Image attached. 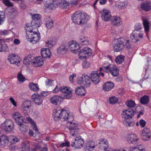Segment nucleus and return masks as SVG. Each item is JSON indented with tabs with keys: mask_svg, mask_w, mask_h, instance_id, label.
Wrapping results in <instances>:
<instances>
[{
	"mask_svg": "<svg viewBox=\"0 0 151 151\" xmlns=\"http://www.w3.org/2000/svg\"><path fill=\"white\" fill-rule=\"evenodd\" d=\"M26 26L25 29L26 31L27 39L28 41L33 44L36 43L40 41V36L38 30L37 32L33 31L34 29L35 28V24L32 22L31 26H29L27 25Z\"/></svg>",
	"mask_w": 151,
	"mask_h": 151,
	"instance_id": "obj_1",
	"label": "nucleus"
},
{
	"mask_svg": "<svg viewBox=\"0 0 151 151\" xmlns=\"http://www.w3.org/2000/svg\"><path fill=\"white\" fill-rule=\"evenodd\" d=\"M53 115L54 119L58 121L61 119L62 121H67L68 122L73 121V118L71 115H69L68 111L67 112L63 109H57L53 111Z\"/></svg>",
	"mask_w": 151,
	"mask_h": 151,
	"instance_id": "obj_2",
	"label": "nucleus"
},
{
	"mask_svg": "<svg viewBox=\"0 0 151 151\" xmlns=\"http://www.w3.org/2000/svg\"><path fill=\"white\" fill-rule=\"evenodd\" d=\"M121 115L123 118L126 119L123 122L124 126L130 127L132 122V121H130L132 118V109H129L123 111Z\"/></svg>",
	"mask_w": 151,
	"mask_h": 151,
	"instance_id": "obj_3",
	"label": "nucleus"
},
{
	"mask_svg": "<svg viewBox=\"0 0 151 151\" xmlns=\"http://www.w3.org/2000/svg\"><path fill=\"white\" fill-rule=\"evenodd\" d=\"M73 22L78 24H83L85 22V16L81 11L75 12L72 16Z\"/></svg>",
	"mask_w": 151,
	"mask_h": 151,
	"instance_id": "obj_4",
	"label": "nucleus"
},
{
	"mask_svg": "<svg viewBox=\"0 0 151 151\" xmlns=\"http://www.w3.org/2000/svg\"><path fill=\"white\" fill-rule=\"evenodd\" d=\"M1 126L3 130L8 132H11L14 129V123L10 119H6L1 124Z\"/></svg>",
	"mask_w": 151,
	"mask_h": 151,
	"instance_id": "obj_5",
	"label": "nucleus"
},
{
	"mask_svg": "<svg viewBox=\"0 0 151 151\" xmlns=\"http://www.w3.org/2000/svg\"><path fill=\"white\" fill-rule=\"evenodd\" d=\"M67 122V127L70 131V135L73 137H75L79 132L78 129V124L77 123L70 121Z\"/></svg>",
	"mask_w": 151,
	"mask_h": 151,
	"instance_id": "obj_6",
	"label": "nucleus"
},
{
	"mask_svg": "<svg viewBox=\"0 0 151 151\" xmlns=\"http://www.w3.org/2000/svg\"><path fill=\"white\" fill-rule=\"evenodd\" d=\"M124 38H119L114 41L113 45V49L115 52L122 51L124 48Z\"/></svg>",
	"mask_w": 151,
	"mask_h": 151,
	"instance_id": "obj_7",
	"label": "nucleus"
},
{
	"mask_svg": "<svg viewBox=\"0 0 151 151\" xmlns=\"http://www.w3.org/2000/svg\"><path fill=\"white\" fill-rule=\"evenodd\" d=\"M77 81L79 84H81L86 87L89 86L91 83L90 78L86 74L83 75L82 77H78Z\"/></svg>",
	"mask_w": 151,
	"mask_h": 151,
	"instance_id": "obj_8",
	"label": "nucleus"
},
{
	"mask_svg": "<svg viewBox=\"0 0 151 151\" xmlns=\"http://www.w3.org/2000/svg\"><path fill=\"white\" fill-rule=\"evenodd\" d=\"M92 50L88 47H85L79 51V58L81 59L86 58L90 56L92 53Z\"/></svg>",
	"mask_w": 151,
	"mask_h": 151,
	"instance_id": "obj_9",
	"label": "nucleus"
},
{
	"mask_svg": "<svg viewBox=\"0 0 151 151\" xmlns=\"http://www.w3.org/2000/svg\"><path fill=\"white\" fill-rule=\"evenodd\" d=\"M60 91L65 94L64 98L65 99H70L72 97V93L73 90L68 87L63 86L60 88Z\"/></svg>",
	"mask_w": 151,
	"mask_h": 151,
	"instance_id": "obj_10",
	"label": "nucleus"
},
{
	"mask_svg": "<svg viewBox=\"0 0 151 151\" xmlns=\"http://www.w3.org/2000/svg\"><path fill=\"white\" fill-rule=\"evenodd\" d=\"M32 106V102L30 101H23L21 105L23 113L26 116L29 114L28 110Z\"/></svg>",
	"mask_w": 151,
	"mask_h": 151,
	"instance_id": "obj_11",
	"label": "nucleus"
},
{
	"mask_svg": "<svg viewBox=\"0 0 151 151\" xmlns=\"http://www.w3.org/2000/svg\"><path fill=\"white\" fill-rule=\"evenodd\" d=\"M83 139L80 137H77L75 138L74 141L72 142L71 146L75 149L80 148L83 146Z\"/></svg>",
	"mask_w": 151,
	"mask_h": 151,
	"instance_id": "obj_12",
	"label": "nucleus"
},
{
	"mask_svg": "<svg viewBox=\"0 0 151 151\" xmlns=\"http://www.w3.org/2000/svg\"><path fill=\"white\" fill-rule=\"evenodd\" d=\"M32 99L35 104L37 106H39L42 104L43 98L38 93H34L32 96Z\"/></svg>",
	"mask_w": 151,
	"mask_h": 151,
	"instance_id": "obj_13",
	"label": "nucleus"
},
{
	"mask_svg": "<svg viewBox=\"0 0 151 151\" xmlns=\"http://www.w3.org/2000/svg\"><path fill=\"white\" fill-rule=\"evenodd\" d=\"M151 136V133L149 128H145L142 130L141 137L144 140H148Z\"/></svg>",
	"mask_w": 151,
	"mask_h": 151,
	"instance_id": "obj_14",
	"label": "nucleus"
},
{
	"mask_svg": "<svg viewBox=\"0 0 151 151\" xmlns=\"http://www.w3.org/2000/svg\"><path fill=\"white\" fill-rule=\"evenodd\" d=\"M101 18L105 22L111 20L112 17L110 12L108 10L103 9L102 13Z\"/></svg>",
	"mask_w": 151,
	"mask_h": 151,
	"instance_id": "obj_15",
	"label": "nucleus"
},
{
	"mask_svg": "<svg viewBox=\"0 0 151 151\" xmlns=\"http://www.w3.org/2000/svg\"><path fill=\"white\" fill-rule=\"evenodd\" d=\"M108 143L106 139H101L99 141L98 145H100L101 149H104L106 151H108Z\"/></svg>",
	"mask_w": 151,
	"mask_h": 151,
	"instance_id": "obj_16",
	"label": "nucleus"
},
{
	"mask_svg": "<svg viewBox=\"0 0 151 151\" xmlns=\"http://www.w3.org/2000/svg\"><path fill=\"white\" fill-rule=\"evenodd\" d=\"M10 63L12 64L17 65L20 62V59L15 54H10L8 58Z\"/></svg>",
	"mask_w": 151,
	"mask_h": 151,
	"instance_id": "obj_17",
	"label": "nucleus"
},
{
	"mask_svg": "<svg viewBox=\"0 0 151 151\" xmlns=\"http://www.w3.org/2000/svg\"><path fill=\"white\" fill-rule=\"evenodd\" d=\"M140 7L142 10L148 11L151 9V2L150 1H147L142 2Z\"/></svg>",
	"mask_w": 151,
	"mask_h": 151,
	"instance_id": "obj_18",
	"label": "nucleus"
},
{
	"mask_svg": "<svg viewBox=\"0 0 151 151\" xmlns=\"http://www.w3.org/2000/svg\"><path fill=\"white\" fill-rule=\"evenodd\" d=\"M8 137L5 135L0 136V147H3L6 146L9 142Z\"/></svg>",
	"mask_w": 151,
	"mask_h": 151,
	"instance_id": "obj_19",
	"label": "nucleus"
},
{
	"mask_svg": "<svg viewBox=\"0 0 151 151\" xmlns=\"http://www.w3.org/2000/svg\"><path fill=\"white\" fill-rule=\"evenodd\" d=\"M32 62L35 66H40L43 63V60L41 57H37L33 59Z\"/></svg>",
	"mask_w": 151,
	"mask_h": 151,
	"instance_id": "obj_20",
	"label": "nucleus"
},
{
	"mask_svg": "<svg viewBox=\"0 0 151 151\" xmlns=\"http://www.w3.org/2000/svg\"><path fill=\"white\" fill-rule=\"evenodd\" d=\"M68 47L69 50L71 51H76L80 47L78 44L73 41L69 42Z\"/></svg>",
	"mask_w": 151,
	"mask_h": 151,
	"instance_id": "obj_21",
	"label": "nucleus"
},
{
	"mask_svg": "<svg viewBox=\"0 0 151 151\" xmlns=\"http://www.w3.org/2000/svg\"><path fill=\"white\" fill-rule=\"evenodd\" d=\"M42 56L43 58H50L51 55L50 50L48 48H43L41 50Z\"/></svg>",
	"mask_w": 151,
	"mask_h": 151,
	"instance_id": "obj_22",
	"label": "nucleus"
},
{
	"mask_svg": "<svg viewBox=\"0 0 151 151\" xmlns=\"http://www.w3.org/2000/svg\"><path fill=\"white\" fill-rule=\"evenodd\" d=\"M75 93L77 95L84 96L86 93L85 88L83 86H78L75 90Z\"/></svg>",
	"mask_w": 151,
	"mask_h": 151,
	"instance_id": "obj_23",
	"label": "nucleus"
},
{
	"mask_svg": "<svg viewBox=\"0 0 151 151\" xmlns=\"http://www.w3.org/2000/svg\"><path fill=\"white\" fill-rule=\"evenodd\" d=\"M114 86V84L111 82L109 81L105 83L103 86V89L105 91H108L111 90Z\"/></svg>",
	"mask_w": 151,
	"mask_h": 151,
	"instance_id": "obj_24",
	"label": "nucleus"
},
{
	"mask_svg": "<svg viewBox=\"0 0 151 151\" xmlns=\"http://www.w3.org/2000/svg\"><path fill=\"white\" fill-rule=\"evenodd\" d=\"M112 21L111 23L112 25L114 26H119L122 24L120 18L119 17H115L111 19Z\"/></svg>",
	"mask_w": 151,
	"mask_h": 151,
	"instance_id": "obj_25",
	"label": "nucleus"
},
{
	"mask_svg": "<svg viewBox=\"0 0 151 151\" xmlns=\"http://www.w3.org/2000/svg\"><path fill=\"white\" fill-rule=\"evenodd\" d=\"M62 99L61 97L60 96H54L50 99V100L51 103L57 105L58 103L61 101Z\"/></svg>",
	"mask_w": 151,
	"mask_h": 151,
	"instance_id": "obj_26",
	"label": "nucleus"
},
{
	"mask_svg": "<svg viewBox=\"0 0 151 151\" xmlns=\"http://www.w3.org/2000/svg\"><path fill=\"white\" fill-rule=\"evenodd\" d=\"M133 37L135 40V42H137L138 41V38L142 39L143 37V34L140 31H137L136 32H134L133 31Z\"/></svg>",
	"mask_w": 151,
	"mask_h": 151,
	"instance_id": "obj_27",
	"label": "nucleus"
},
{
	"mask_svg": "<svg viewBox=\"0 0 151 151\" xmlns=\"http://www.w3.org/2000/svg\"><path fill=\"white\" fill-rule=\"evenodd\" d=\"M103 68H104V72L109 73L111 70L113 65L110 64L108 62H106L103 65Z\"/></svg>",
	"mask_w": 151,
	"mask_h": 151,
	"instance_id": "obj_28",
	"label": "nucleus"
},
{
	"mask_svg": "<svg viewBox=\"0 0 151 151\" xmlns=\"http://www.w3.org/2000/svg\"><path fill=\"white\" fill-rule=\"evenodd\" d=\"M41 18V16L38 14H34L32 16V19L34 21L33 23L35 24V27L37 28L40 27L38 23L37 22V21L40 20Z\"/></svg>",
	"mask_w": 151,
	"mask_h": 151,
	"instance_id": "obj_29",
	"label": "nucleus"
},
{
	"mask_svg": "<svg viewBox=\"0 0 151 151\" xmlns=\"http://www.w3.org/2000/svg\"><path fill=\"white\" fill-rule=\"evenodd\" d=\"M109 72L113 76H116L119 74V70L115 66L113 65Z\"/></svg>",
	"mask_w": 151,
	"mask_h": 151,
	"instance_id": "obj_30",
	"label": "nucleus"
},
{
	"mask_svg": "<svg viewBox=\"0 0 151 151\" xmlns=\"http://www.w3.org/2000/svg\"><path fill=\"white\" fill-rule=\"evenodd\" d=\"M149 101V97L148 95H144L140 99V102L142 104L145 105L147 104Z\"/></svg>",
	"mask_w": 151,
	"mask_h": 151,
	"instance_id": "obj_31",
	"label": "nucleus"
},
{
	"mask_svg": "<svg viewBox=\"0 0 151 151\" xmlns=\"http://www.w3.org/2000/svg\"><path fill=\"white\" fill-rule=\"evenodd\" d=\"M143 25L144 27L145 31L146 34H147L149 30V23L147 19H145L143 21Z\"/></svg>",
	"mask_w": 151,
	"mask_h": 151,
	"instance_id": "obj_32",
	"label": "nucleus"
},
{
	"mask_svg": "<svg viewBox=\"0 0 151 151\" xmlns=\"http://www.w3.org/2000/svg\"><path fill=\"white\" fill-rule=\"evenodd\" d=\"M4 42L3 39H0V52L6 51L8 50L7 46L5 44H2L1 43Z\"/></svg>",
	"mask_w": 151,
	"mask_h": 151,
	"instance_id": "obj_33",
	"label": "nucleus"
},
{
	"mask_svg": "<svg viewBox=\"0 0 151 151\" xmlns=\"http://www.w3.org/2000/svg\"><path fill=\"white\" fill-rule=\"evenodd\" d=\"M87 38L83 36H80L79 39V42L81 45H87L88 44V42L87 40Z\"/></svg>",
	"mask_w": 151,
	"mask_h": 151,
	"instance_id": "obj_34",
	"label": "nucleus"
},
{
	"mask_svg": "<svg viewBox=\"0 0 151 151\" xmlns=\"http://www.w3.org/2000/svg\"><path fill=\"white\" fill-rule=\"evenodd\" d=\"M124 57L122 55H120L117 56L115 59V61L117 64H120L124 61Z\"/></svg>",
	"mask_w": 151,
	"mask_h": 151,
	"instance_id": "obj_35",
	"label": "nucleus"
},
{
	"mask_svg": "<svg viewBox=\"0 0 151 151\" xmlns=\"http://www.w3.org/2000/svg\"><path fill=\"white\" fill-rule=\"evenodd\" d=\"M17 13V11L14 10L12 11H9L8 13H6V15L10 18H12L15 16Z\"/></svg>",
	"mask_w": 151,
	"mask_h": 151,
	"instance_id": "obj_36",
	"label": "nucleus"
},
{
	"mask_svg": "<svg viewBox=\"0 0 151 151\" xmlns=\"http://www.w3.org/2000/svg\"><path fill=\"white\" fill-rule=\"evenodd\" d=\"M67 50V48L63 45H61L58 48L57 52L61 54H63Z\"/></svg>",
	"mask_w": 151,
	"mask_h": 151,
	"instance_id": "obj_37",
	"label": "nucleus"
},
{
	"mask_svg": "<svg viewBox=\"0 0 151 151\" xmlns=\"http://www.w3.org/2000/svg\"><path fill=\"white\" fill-rule=\"evenodd\" d=\"M59 6L60 7L64 9L67 8L69 6L68 3L65 0H62L59 3Z\"/></svg>",
	"mask_w": 151,
	"mask_h": 151,
	"instance_id": "obj_38",
	"label": "nucleus"
},
{
	"mask_svg": "<svg viewBox=\"0 0 151 151\" xmlns=\"http://www.w3.org/2000/svg\"><path fill=\"white\" fill-rule=\"evenodd\" d=\"M29 88L32 90L34 91H38L39 88L37 84H35L33 83H31L29 84Z\"/></svg>",
	"mask_w": 151,
	"mask_h": 151,
	"instance_id": "obj_39",
	"label": "nucleus"
},
{
	"mask_svg": "<svg viewBox=\"0 0 151 151\" xmlns=\"http://www.w3.org/2000/svg\"><path fill=\"white\" fill-rule=\"evenodd\" d=\"M14 120L17 125L20 126H22L24 122L22 115H21V117L20 116V118L18 117L16 119H15Z\"/></svg>",
	"mask_w": 151,
	"mask_h": 151,
	"instance_id": "obj_40",
	"label": "nucleus"
},
{
	"mask_svg": "<svg viewBox=\"0 0 151 151\" xmlns=\"http://www.w3.org/2000/svg\"><path fill=\"white\" fill-rule=\"evenodd\" d=\"M9 138L11 142L13 144L16 143L20 140V139L18 137L13 136H10Z\"/></svg>",
	"mask_w": 151,
	"mask_h": 151,
	"instance_id": "obj_41",
	"label": "nucleus"
},
{
	"mask_svg": "<svg viewBox=\"0 0 151 151\" xmlns=\"http://www.w3.org/2000/svg\"><path fill=\"white\" fill-rule=\"evenodd\" d=\"M29 146L24 142H22V144L21 151H29Z\"/></svg>",
	"mask_w": 151,
	"mask_h": 151,
	"instance_id": "obj_42",
	"label": "nucleus"
},
{
	"mask_svg": "<svg viewBox=\"0 0 151 151\" xmlns=\"http://www.w3.org/2000/svg\"><path fill=\"white\" fill-rule=\"evenodd\" d=\"M46 26L48 29L52 28L54 26L53 22L52 19H50L47 22Z\"/></svg>",
	"mask_w": 151,
	"mask_h": 151,
	"instance_id": "obj_43",
	"label": "nucleus"
},
{
	"mask_svg": "<svg viewBox=\"0 0 151 151\" xmlns=\"http://www.w3.org/2000/svg\"><path fill=\"white\" fill-rule=\"evenodd\" d=\"M126 140L127 142L130 144L132 143V133L128 134L126 137Z\"/></svg>",
	"mask_w": 151,
	"mask_h": 151,
	"instance_id": "obj_44",
	"label": "nucleus"
},
{
	"mask_svg": "<svg viewBox=\"0 0 151 151\" xmlns=\"http://www.w3.org/2000/svg\"><path fill=\"white\" fill-rule=\"evenodd\" d=\"M97 71H92L90 75V78L91 81L93 79V78L97 77L99 75Z\"/></svg>",
	"mask_w": 151,
	"mask_h": 151,
	"instance_id": "obj_45",
	"label": "nucleus"
},
{
	"mask_svg": "<svg viewBox=\"0 0 151 151\" xmlns=\"http://www.w3.org/2000/svg\"><path fill=\"white\" fill-rule=\"evenodd\" d=\"M124 43H125V45L127 49H129L131 47V42H130L129 40L128 39L124 38Z\"/></svg>",
	"mask_w": 151,
	"mask_h": 151,
	"instance_id": "obj_46",
	"label": "nucleus"
},
{
	"mask_svg": "<svg viewBox=\"0 0 151 151\" xmlns=\"http://www.w3.org/2000/svg\"><path fill=\"white\" fill-rule=\"evenodd\" d=\"M134 29L133 31L134 32H136L137 31H140L142 29V24L140 23H137L134 26Z\"/></svg>",
	"mask_w": 151,
	"mask_h": 151,
	"instance_id": "obj_47",
	"label": "nucleus"
},
{
	"mask_svg": "<svg viewBox=\"0 0 151 151\" xmlns=\"http://www.w3.org/2000/svg\"><path fill=\"white\" fill-rule=\"evenodd\" d=\"M5 13L4 12L0 11V25L4 22V19L5 18Z\"/></svg>",
	"mask_w": 151,
	"mask_h": 151,
	"instance_id": "obj_48",
	"label": "nucleus"
},
{
	"mask_svg": "<svg viewBox=\"0 0 151 151\" xmlns=\"http://www.w3.org/2000/svg\"><path fill=\"white\" fill-rule=\"evenodd\" d=\"M144 108L143 106H138L136 107L134 111L133 109V113H134L135 112L138 113L139 112L142 110L144 111Z\"/></svg>",
	"mask_w": 151,
	"mask_h": 151,
	"instance_id": "obj_49",
	"label": "nucleus"
},
{
	"mask_svg": "<svg viewBox=\"0 0 151 151\" xmlns=\"http://www.w3.org/2000/svg\"><path fill=\"white\" fill-rule=\"evenodd\" d=\"M143 146L142 145H138L136 147H133V151H138L140 150H145L142 147Z\"/></svg>",
	"mask_w": 151,
	"mask_h": 151,
	"instance_id": "obj_50",
	"label": "nucleus"
},
{
	"mask_svg": "<svg viewBox=\"0 0 151 151\" xmlns=\"http://www.w3.org/2000/svg\"><path fill=\"white\" fill-rule=\"evenodd\" d=\"M118 100L117 98L114 96H112L109 99L110 102L112 104H113L116 103Z\"/></svg>",
	"mask_w": 151,
	"mask_h": 151,
	"instance_id": "obj_51",
	"label": "nucleus"
},
{
	"mask_svg": "<svg viewBox=\"0 0 151 151\" xmlns=\"http://www.w3.org/2000/svg\"><path fill=\"white\" fill-rule=\"evenodd\" d=\"M93 79L91 80V81L94 84H97L99 83L100 81V78L99 76V75L97 76V77L94 78L93 77L92 78Z\"/></svg>",
	"mask_w": 151,
	"mask_h": 151,
	"instance_id": "obj_52",
	"label": "nucleus"
},
{
	"mask_svg": "<svg viewBox=\"0 0 151 151\" xmlns=\"http://www.w3.org/2000/svg\"><path fill=\"white\" fill-rule=\"evenodd\" d=\"M47 46L49 48L52 47L54 44V42L53 40H49L45 42Z\"/></svg>",
	"mask_w": 151,
	"mask_h": 151,
	"instance_id": "obj_53",
	"label": "nucleus"
},
{
	"mask_svg": "<svg viewBox=\"0 0 151 151\" xmlns=\"http://www.w3.org/2000/svg\"><path fill=\"white\" fill-rule=\"evenodd\" d=\"M10 32L9 30H0V35H6L9 34Z\"/></svg>",
	"mask_w": 151,
	"mask_h": 151,
	"instance_id": "obj_54",
	"label": "nucleus"
},
{
	"mask_svg": "<svg viewBox=\"0 0 151 151\" xmlns=\"http://www.w3.org/2000/svg\"><path fill=\"white\" fill-rule=\"evenodd\" d=\"M17 78L18 81L21 82H23L25 81V78L21 73L18 74Z\"/></svg>",
	"mask_w": 151,
	"mask_h": 151,
	"instance_id": "obj_55",
	"label": "nucleus"
},
{
	"mask_svg": "<svg viewBox=\"0 0 151 151\" xmlns=\"http://www.w3.org/2000/svg\"><path fill=\"white\" fill-rule=\"evenodd\" d=\"M21 115L19 112H14L13 114L12 117L13 119L15 120L17 118L19 117L20 118V117H21Z\"/></svg>",
	"mask_w": 151,
	"mask_h": 151,
	"instance_id": "obj_56",
	"label": "nucleus"
},
{
	"mask_svg": "<svg viewBox=\"0 0 151 151\" xmlns=\"http://www.w3.org/2000/svg\"><path fill=\"white\" fill-rule=\"evenodd\" d=\"M3 3L6 6H13V4H12L9 0H3Z\"/></svg>",
	"mask_w": 151,
	"mask_h": 151,
	"instance_id": "obj_57",
	"label": "nucleus"
},
{
	"mask_svg": "<svg viewBox=\"0 0 151 151\" xmlns=\"http://www.w3.org/2000/svg\"><path fill=\"white\" fill-rule=\"evenodd\" d=\"M95 145H91L87 146L85 149V151H91L93 149L95 148Z\"/></svg>",
	"mask_w": 151,
	"mask_h": 151,
	"instance_id": "obj_58",
	"label": "nucleus"
},
{
	"mask_svg": "<svg viewBox=\"0 0 151 151\" xmlns=\"http://www.w3.org/2000/svg\"><path fill=\"white\" fill-rule=\"evenodd\" d=\"M82 66L84 68H87L90 66V63L89 62L85 61L82 63Z\"/></svg>",
	"mask_w": 151,
	"mask_h": 151,
	"instance_id": "obj_59",
	"label": "nucleus"
},
{
	"mask_svg": "<svg viewBox=\"0 0 151 151\" xmlns=\"http://www.w3.org/2000/svg\"><path fill=\"white\" fill-rule=\"evenodd\" d=\"M139 123L141 127H144L146 124V122L144 120L142 119L139 121Z\"/></svg>",
	"mask_w": 151,
	"mask_h": 151,
	"instance_id": "obj_60",
	"label": "nucleus"
},
{
	"mask_svg": "<svg viewBox=\"0 0 151 151\" xmlns=\"http://www.w3.org/2000/svg\"><path fill=\"white\" fill-rule=\"evenodd\" d=\"M139 139V137L135 134H133V142H137Z\"/></svg>",
	"mask_w": 151,
	"mask_h": 151,
	"instance_id": "obj_61",
	"label": "nucleus"
},
{
	"mask_svg": "<svg viewBox=\"0 0 151 151\" xmlns=\"http://www.w3.org/2000/svg\"><path fill=\"white\" fill-rule=\"evenodd\" d=\"M60 146L62 147H63L65 146L69 147L70 146V142L68 141H65V142L62 143Z\"/></svg>",
	"mask_w": 151,
	"mask_h": 151,
	"instance_id": "obj_62",
	"label": "nucleus"
},
{
	"mask_svg": "<svg viewBox=\"0 0 151 151\" xmlns=\"http://www.w3.org/2000/svg\"><path fill=\"white\" fill-rule=\"evenodd\" d=\"M126 105L129 107H132V100H128L125 103Z\"/></svg>",
	"mask_w": 151,
	"mask_h": 151,
	"instance_id": "obj_63",
	"label": "nucleus"
},
{
	"mask_svg": "<svg viewBox=\"0 0 151 151\" xmlns=\"http://www.w3.org/2000/svg\"><path fill=\"white\" fill-rule=\"evenodd\" d=\"M125 7V4L124 2H121L118 5V7L119 9H123Z\"/></svg>",
	"mask_w": 151,
	"mask_h": 151,
	"instance_id": "obj_64",
	"label": "nucleus"
}]
</instances>
